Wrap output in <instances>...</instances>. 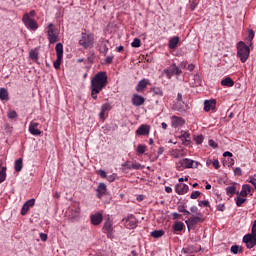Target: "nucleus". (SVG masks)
<instances>
[{"instance_id": "obj_51", "label": "nucleus", "mask_w": 256, "mask_h": 256, "mask_svg": "<svg viewBox=\"0 0 256 256\" xmlns=\"http://www.w3.org/2000/svg\"><path fill=\"white\" fill-rule=\"evenodd\" d=\"M234 174L238 177H241V175H243V171L239 167H237L234 169Z\"/></svg>"}, {"instance_id": "obj_47", "label": "nucleus", "mask_w": 256, "mask_h": 256, "mask_svg": "<svg viewBox=\"0 0 256 256\" xmlns=\"http://www.w3.org/2000/svg\"><path fill=\"white\" fill-rule=\"evenodd\" d=\"M254 37H255V31L250 30L248 32V41H250V42L253 41Z\"/></svg>"}, {"instance_id": "obj_31", "label": "nucleus", "mask_w": 256, "mask_h": 256, "mask_svg": "<svg viewBox=\"0 0 256 256\" xmlns=\"http://www.w3.org/2000/svg\"><path fill=\"white\" fill-rule=\"evenodd\" d=\"M55 49H56L57 57H63V44L61 43L56 44Z\"/></svg>"}, {"instance_id": "obj_13", "label": "nucleus", "mask_w": 256, "mask_h": 256, "mask_svg": "<svg viewBox=\"0 0 256 256\" xmlns=\"http://www.w3.org/2000/svg\"><path fill=\"white\" fill-rule=\"evenodd\" d=\"M39 123L32 121L29 125V132L31 135L39 137L41 135V130H39Z\"/></svg>"}, {"instance_id": "obj_20", "label": "nucleus", "mask_w": 256, "mask_h": 256, "mask_svg": "<svg viewBox=\"0 0 256 256\" xmlns=\"http://www.w3.org/2000/svg\"><path fill=\"white\" fill-rule=\"evenodd\" d=\"M90 219H91L92 225H101L103 221V214L98 212L94 215H91Z\"/></svg>"}, {"instance_id": "obj_55", "label": "nucleus", "mask_w": 256, "mask_h": 256, "mask_svg": "<svg viewBox=\"0 0 256 256\" xmlns=\"http://www.w3.org/2000/svg\"><path fill=\"white\" fill-rule=\"evenodd\" d=\"M195 141H196V143H197V145H201V143H203V136H197L196 138H195Z\"/></svg>"}, {"instance_id": "obj_19", "label": "nucleus", "mask_w": 256, "mask_h": 256, "mask_svg": "<svg viewBox=\"0 0 256 256\" xmlns=\"http://www.w3.org/2000/svg\"><path fill=\"white\" fill-rule=\"evenodd\" d=\"M172 127L177 129V127H183L185 125V120L182 117L172 116Z\"/></svg>"}, {"instance_id": "obj_27", "label": "nucleus", "mask_w": 256, "mask_h": 256, "mask_svg": "<svg viewBox=\"0 0 256 256\" xmlns=\"http://www.w3.org/2000/svg\"><path fill=\"white\" fill-rule=\"evenodd\" d=\"M14 169L15 171H17V173H19V171L23 169V158H19L18 160L15 161Z\"/></svg>"}, {"instance_id": "obj_24", "label": "nucleus", "mask_w": 256, "mask_h": 256, "mask_svg": "<svg viewBox=\"0 0 256 256\" xmlns=\"http://www.w3.org/2000/svg\"><path fill=\"white\" fill-rule=\"evenodd\" d=\"M221 85L223 87H233V85H235V81H233L231 77H226L221 81Z\"/></svg>"}, {"instance_id": "obj_48", "label": "nucleus", "mask_w": 256, "mask_h": 256, "mask_svg": "<svg viewBox=\"0 0 256 256\" xmlns=\"http://www.w3.org/2000/svg\"><path fill=\"white\" fill-rule=\"evenodd\" d=\"M104 63L106 65H111V63H113V56H107L104 60Z\"/></svg>"}, {"instance_id": "obj_64", "label": "nucleus", "mask_w": 256, "mask_h": 256, "mask_svg": "<svg viewBox=\"0 0 256 256\" xmlns=\"http://www.w3.org/2000/svg\"><path fill=\"white\" fill-rule=\"evenodd\" d=\"M109 183H113V181H115V176L114 175H110L107 177Z\"/></svg>"}, {"instance_id": "obj_57", "label": "nucleus", "mask_w": 256, "mask_h": 256, "mask_svg": "<svg viewBox=\"0 0 256 256\" xmlns=\"http://www.w3.org/2000/svg\"><path fill=\"white\" fill-rule=\"evenodd\" d=\"M209 145L210 147H213V149H217L218 147V145L213 140H209Z\"/></svg>"}, {"instance_id": "obj_17", "label": "nucleus", "mask_w": 256, "mask_h": 256, "mask_svg": "<svg viewBox=\"0 0 256 256\" xmlns=\"http://www.w3.org/2000/svg\"><path fill=\"white\" fill-rule=\"evenodd\" d=\"M175 191L178 195H185L189 191V186L184 183L176 184Z\"/></svg>"}, {"instance_id": "obj_33", "label": "nucleus", "mask_w": 256, "mask_h": 256, "mask_svg": "<svg viewBox=\"0 0 256 256\" xmlns=\"http://www.w3.org/2000/svg\"><path fill=\"white\" fill-rule=\"evenodd\" d=\"M236 191H237V188H235V186H228L226 188V193L229 197H233V195H235Z\"/></svg>"}, {"instance_id": "obj_50", "label": "nucleus", "mask_w": 256, "mask_h": 256, "mask_svg": "<svg viewBox=\"0 0 256 256\" xmlns=\"http://www.w3.org/2000/svg\"><path fill=\"white\" fill-rule=\"evenodd\" d=\"M198 5H199V2L197 0H193L191 3V10L195 11V9H197Z\"/></svg>"}, {"instance_id": "obj_42", "label": "nucleus", "mask_w": 256, "mask_h": 256, "mask_svg": "<svg viewBox=\"0 0 256 256\" xmlns=\"http://www.w3.org/2000/svg\"><path fill=\"white\" fill-rule=\"evenodd\" d=\"M191 137V134H189L188 132H184L183 134H181L179 136V139H181V141H186Z\"/></svg>"}, {"instance_id": "obj_54", "label": "nucleus", "mask_w": 256, "mask_h": 256, "mask_svg": "<svg viewBox=\"0 0 256 256\" xmlns=\"http://www.w3.org/2000/svg\"><path fill=\"white\" fill-rule=\"evenodd\" d=\"M249 183H251V185H253L254 189H256V178H253V176L249 177Z\"/></svg>"}, {"instance_id": "obj_22", "label": "nucleus", "mask_w": 256, "mask_h": 256, "mask_svg": "<svg viewBox=\"0 0 256 256\" xmlns=\"http://www.w3.org/2000/svg\"><path fill=\"white\" fill-rule=\"evenodd\" d=\"M249 193H251V186L249 184H244L240 193L237 192V195H240L241 197H247Z\"/></svg>"}, {"instance_id": "obj_41", "label": "nucleus", "mask_w": 256, "mask_h": 256, "mask_svg": "<svg viewBox=\"0 0 256 256\" xmlns=\"http://www.w3.org/2000/svg\"><path fill=\"white\" fill-rule=\"evenodd\" d=\"M247 201V199L245 198H241V197H237L236 198V205L237 207H241V205H243V203H245Z\"/></svg>"}, {"instance_id": "obj_16", "label": "nucleus", "mask_w": 256, "mask_h": 256, "mask_svg": "<svg viewBox=\"0 0 256 256\" xmlns=\"http://www.w3.org/2000/svg\"><path fill=\"white\" fill-rule=\"evenodd\" d=\"M145 103V98L139 94H134L132 96V105L135 107H141Z\"/></svg>"}, {"instance_id": "obj_10", "label": "nucleus", "mask_w": 256, "mask_h": 256, "mask_svg": "<svg viewBox=\"0 0 256 256\" xmlns=\"http://www.w3.org/2000/svg\"><path fill=\"white\" fill-rule=\"evenodd\" d=\"M103 231L106 233L108 239H113V221L108 219L103 226Z\"/></svg>"}, {"instance_id": "obj_46", "label": "nucleus", "mask_w": 256, "mask_h": 256, "mask_svg": "<svg viewBox=\"0 0 256 256\" xmlns=\"http://www.w3.org/2000/svg\"><path fill=\"white\" fill-rule=\"evenodd\" d=\"M30 208H28V206L26 204H24L22 206V209H21V215H27L28 211H29Z\"/></svg>"}, {"instance_id": "obj_32", "label": "nucleus", "mask_w": 256, "mask_h": 256, "mask_svg": "<svg viewBox=\"0 0 256 256\" xmlns=\"http://www.w3.org/2000/svg\"><path fill=\"white\" fill-rule=\"evenodd\" d=\"M151 91L156 95L157 97H163V89L160 87H153L151 88Z\"/></svg>"}, {"instance_id": "obj_18", "label": "nucleus", "mask_w": 256, "mask_h": 256, "mask_svg": "<svg viewBox=\"0 0 256 256\" xmlns=\"http://www.w3.org/2000/svg\"><path fill=\"white\" fill-rule=\"evenodd\" d=\"M215 105H217L216 100H205L204 101V111H215Z\"/></svg>"}, {"instance_id": "obj_4", "label": "nucleus", "mask_w": 256, "mask_h": 256, "mask_svg": "<svg viewBox=\"0 0 256 256\" xmlns=\"http://www.w3.org/2000/svg\"><path fill=\"white\" fill-rule=\"evenodd\" d=\"M95 43V37L93 34L82 32L81 38L79 40V45L83 47V49H91Z\"/></svg>"}, {"instance_id": "obj_34", "label": "nucleus", "mask_w": 256, "mask_h": 256, "mask_svg": "<svg viewBox=\"0 0 256 256\" xmlns=\"http://www.w3.org/2000/svg\"><path fill=\"white\" fill-rule=\"evenodd\" d=\"M29 57L32 59V61H37V59H39V52H37V50H31Z\"/></svg>"}, {"instance_id": "obj_61", "label": "nucleus", "mask_w": 256, "mask_h": 256, "mask_svg": "<svg viewBox=\"0 0 256 256\" xmlns=\"http://www.w3.org/2000/svg\"><path fill=\"white\" fill-rule=\"evenodd\" d=\"M179 217H181V214L177 213V212H174L172 213V219H179Z\"/></svg>"}, {"instance_id": "obj_3", "label": "nucleus", "mask_w": 256, "mask_h": 256, "mask_svg": "<svg viewBox=\"0 0 256 256\" xmlns=\"http://www.w3.org/2000/svg\"><path fill=\"white\" fill-rule=\"evenodd\" d=\"M197 167H199V162L189 158H184L176 163V169L178 171H183V169H197Z\"/></svg>"}, {"instance_id": "obj_44", "label": "nucleus", "mask_w": 256, "mask_h": 256, "mask_svg": "<svg viewBox=\"0 0 256 256\" xmlns=\"http://www.w3.org/2000/svg\"><path fill=\"white\" fill-rule=\"evenodd\" d=\"M8 118L9 119H17V112L15 110L8 112Z\"/></svg>"}, {"instance_id": "obj_11", "label": "nucleus", "mask_w": 256, "mask_h": 256, "mask_svg": "<svg viewBox=\"0 0 256 256\" xmlns=\"http://www.w3.org/2000/svg\"><path fill=\"white\" fill-rule=\"evenodd\" d=\"M243 242L246 243L247 249H253L256 245V237L253 234H247L243 237Z\"/></svg>"}, {"instance_id": "obj_7", "label": "nucleus", "mask_w": 256, "mask_h": 256, "mask_svg": "<svg viewBox=\"0 0 256 256\" xmlns=\"http://www.w3.org/2000/svg\"><path fill=\"white\" fill-rule=\"evenodd\" d=\"M22 21L26 28L30 31H37L39 29V24L35 21V19L31 18L28 13L23 15Z\"/></svg>"}, {"instance_id": "obj_60", "label": "nucleus", "mask_w": 256, "mask_h": 256, "mask_svg": "<svg viewBox=\"0 0 256 256\" xmlns=\"http://www.w3.org/2000/svg\"><path fill=\"white\" fill-rule=\"evenodd\" d=\"M40 239H41V241H47V234L40 233Z\"/></svg>"}, {"instance_id": "obj_62", "label": "nucleus", "mask_w": 256, "mask_h": 256, "mask_svg": "<svg viewBox=\"0 0 256 256\" xmlns=\"http://www.w3.org/2000/svg\"><path fill=\"white\" fill-rule=\"evenodd\" d=\"M182 145H185L186 147L191 145V140H182Z\"/></svg>"}, {"instance_id": "obj_21", "label": "nucleus", "mask_w": 256, "mask_h": 256, "mask_svg": "<svg viewBox=\"0 0 256 256\" xmlns=\"http://www.w3.org/2000/svg\"><path fill=\"white\" fill-rule=\"evenodd\" d=\"M96 191L98 199H101V197L107 193V185H105V183H100Z\"/></svg>"}, {"instance_id": "obj_9", "label": "nucleus", "mask_w": 256, "mask_h": 256, "mask_svg": "<svg viewBox=\"0 0 256 256\" xmlns=\"http://www.w3.org/2000/svg\"><path fill=\"white\" fill-rule=\"evenodd\" d=\"M164 75H166L167 79H171L172 75H181L182 71L177 67V64H172L169 68L163 71Z\"/></svg>"}, {"instance_id": "obj_37", "label": "nucleus", "mask_w": 256, "mask_h": 256, "mask_svg": "<svg viewBox=\"0 0 256 256\" xmlns=\"http://www.w3.org/2000/svg\"><path fill=\"white\" fill-rule=\"evenodd\" d=\"M145 151H147V146L140 144L137 147V153H139L140 155H143V153H145Z\"/></svg>"}, {"instance_id": "obj_49", "label": "nucleus", "mask_w": 256, "mask_h": 256, "mask_svg": "<svg viewBox=\"0 0 256 256\" xmlns=\"http://www.w3.org/2000/svg\"><path fill=\"white\" fill-rule=\"evenodd\" d=\"M200 195H201V192L194 191V192L191 193L190 198L197 199Z\"/></svg>"}, {"instance_id": "obj_36", "label": "nucleus", "mask_w": 256, "mask_h": 256, "mask_svg": "<svg viewBox=\"0 0 256 256\" xmlns=\"http://www.w3.org/2000/svg\"><path fill=\"white\" fill-rule=\"evenodd\" d=\"M231 251H232V253H234V255H237V253H239V252H243V248L242 247H239V246H237V245H233L232 247H231Z\"/></svg>"}, {"instance_id": "obj_52", "label": "nucleus", "mask_w": 256, "mask_h": 256, "mask_svg": "<svg viewBox=\"0 0 256 256\" xmlns=\"http://www.w3.org/2000/svg\"><path fill=\"white\" fill-rule=\"evenodd\" d=\"M199 207H209V201L207 200L200 201Z\"/></svg>"}, {"instance_id": "obj_1", "label": "nucleus", "mask_w": 256, "mask_h": 256, "mask_svg": "<svg viewBox=\"0 0 256 256\" xmlns=\"http://www.w3.org/2000/svg\"><path fill=\"white\" fill-rule=\"evenodd\" d=\"M107 87V72H98L91 80V89L103 91Z\"/></svg>"}, {"instance_id": "obj_25", "label": "nucleus", "mask_w": 256, "mask_h": 256, "mask_svg": "<svg viewBox=\"0 0 256 256\" xmlns=\"http://www.w3.org/2000/svg\"><path fill=\"white\" fill-rule=\"evenodd\" d=\"M183 253L189 256H193V253H197V247L190 245L186 248H183Z\"/></svg>"}, {"instance_id": "obj_63", "label": "nucleus", "mask_w": 256, "mask_h": 256, "mask_svg": "<svg viewBox=\"0 0 256 256\" xmlns=\"http://www.w3.org/2000/svg\"><path fill=\"white\" fill-rule=\"evenodd\" d=\"M223 157H233V153L226 151L223 153Z\"/></svg>"}, {"instance_id": "obj_39", "label": "nucleus", "mask_w": 256, "mask_h": 256, "mask_svg": "<svg viewBox=\"0 0 256 256\" xmlns=\"http://www.w3.org/2000/svg\"><path fill=\"white\" fill-rule=\"evenodd\" d=\"M101 93V90H97L96 88H91V97L92 99L97 100V95Z\"/></svg>"}, {"instance_id": "obj_26", "label": "nucleus", "mask_w": 256, "mask_h": 256, "mask_svg": "<svg viewBox=\"0 0 256 256\" xmlns=\"http://www.w3.org/2000/svg\"><path fill=\"white\" fill-rule=\"evenodd\" d=\"M1 101H9V92L5 88H0Z\"/></svg>"}, {"instance_id": "obj_38", "label": "nucleus", "mask_w": 256, "mask_h": 256, "mask_svg": "<svg viewBox=\"0 0 256 256\" xmlns=\"http://www.w3.org/2000/svg\"><path fill=\"white\" fill-rule=\"evenodd\" d=\"M61 61H63V57L57 56V59L54 62V68L61 69Z\"/></svg>"}, {"instance_id": "obj_12", "label": "nucleus", "mask_w": 256, "mask_h": 256, "mask_svg": "<svg viewBox=\"0 0 256 256\" xmlns=\"http://www.w3.org/2000/svg\"><path fill=\"white\" fill-rule=\"evenodd\" d=\"M147 85H151V82L149 81V79H142L138 82L137 86H136V91L138 93H143V91H145V89H147Z\"/></svg>"}, {"instance_id": "obj_2", "label": "nucleus", "mask_w": 256, "mask_h": 256, "mask_svg": "<svg viewBox=\"0 0 256 256\" xmlns=\"http://www.w3.org/2000/svg\"><path fill=\"white\" fill-rule=\"evenodd\" d=\"M251 53V50L249 49V46L245 44V42L240 41L237 44V57H239L241 63H246L249 59V54Z\"/></svg>"}, {"instance_id": "obj_29", "label": "nucleus", "mask_w": 256, "mask_h": 256, "mask_svg": "<svg viewBox=\"0 0 256 256\" xmlns=\"http://www.w3.org/2000/svg\"><path fill=\"white\" fill-rule=\"evenodd\" d=\"M185 227V224L181 221H176L173 225V230L174 231H183V228Z\"/></svg>"}, {"instance_id": "obj_28", "label": "nucleus", "mask_w": 256, "mask_h": 256, "mask_svg": "<svg viewBox=\"0 0 256 256\" xmlns=\"http://www.w3.org/2000/svg\"><path fill=\"white\" fill-rule=\"evenodd\" d=\"M151 237H154V239H159L160 237H163L165 235V231L163 230H154L151 232Z\"/></svg>"}, {"instance_id": "obj_23", "label": "nucleus", "mask_w": 256, "mask_h": 256, "mask_svg": "<svg viewBox=\"0 0 256 256\" xmlns=\"http://www.w3.org/2000/svg\"><path fill=\"white\" fill-rule=\"evenodd\" d=\"M177 45H179V37L174 36L168 42L169 49H177Z\"/></svg>"}, {"instance_id": "obj_59", "label": "nucleus", "mask_w": 256, "mask_h": 256, "mask_svg": "<svg viewBox=\"0 0 256 256\" xmlns=\"http://www.w3.org/2000/svg\"><path fill=\"white\" fill-rule=\"evenodd\" d=\"M254 237H256V220L254 222V225L252 226V234Z\"/></svg>"}, {"instance_id": "obj_58", "label": "nucleus", "mask_w": 256, "mask_h": 256, "mask_svg": "<svg viewBox=\"0 0 256 256\" xmlns=\"http://www.w3.org/2000/svg\"><path fill=\"white\" fill-rule=\"evenodd\" d=\"M190 211L192 212V213H196V215H197V213H199L198 211H199V208H197V206H192L191 208H190Z\"/></svg>"}, {"instance_id": "obj_30", "label": "nucleus", "mask_w": 256, "mask_h": 256, "mask_svg": "<svg viewBox=\"0 0 256 256\" xmlns=\"http://www.w3.org/2000/svg\"><path fill=\"white\" fill-rule=\"evenodd\" d=\"M7 179V167H2L0 171V183H3Z\"/></svg>"}, {"instance_id": "obj_40", "label": "nucleus", "mask_w": 256, "mask_h": 256, "mask_svg": "<svg viewBox=\"0 0 256 256\" xmlns=\"http://www.w3.org/2000/svg\"><path fill=\"white\" fill-rule=\"evenodd\" d=\"M131 47H141V39L139 38H134L133 42L131 43Z\"/></svg>"}, {"instance_id": "obj_53", "label": "nucleus", "mask_w": 256, "mask_h": 256, "mask_svg": "<svg viewBox=\"0 0 256 256\" xmlns=\"http://www.w3.org/2000/svg\"><path fill=\"white\" fill-rule=\"evenodd\" d=\"M98 175H100V177H102V179H106L107 172H105V170H98Z\"/></svg>"}, {"instance_id": "obj_45", "label": "nucleus", "mask_w": 256, "mask_h": 256, "mask_svg": "<svg viewBox=\"0 0 256 256\" xmlns=\"http://www.w3.org/2000/svg\"><path fill=\"white\" fill-rule=\"evenodd\" d=\"M24 205H27L28 208L33 207V205H35V199L32 198V199L26 201V202L24 203Z\"/></svg>"}, {"instance_id": "obj_5", "label": "nucleus", "mask_w": 256, "mask_h": 256, "mask_svg": "<svg viewBox=\"0 0 256 256\" xmlns=\"http://www.w3.org/2000/svg\"><path fill=\"white\" fill-rule=\"evenodd\" d=\"M121 171L122 173H129L132 169L135 171H138L140 169H145V166L141 165V163L137 161H126L123 164H121Z\"/></svg>"}, {"instance_id": "obj_35", "label": "nucleus", "mask_w": 256, "mask_h": 256, "mask_svg": "<svg viewBox=\"0 0 256 256\" xmlns=\"http://www.w3.org/2000/svg\"><path fill=\"white\" fill-rule=\"evenodd\" d=\"M179 213H183L184 215H191V212H189L187 209H185V205H179L177 207Z\"/></svg>"}, {"instance_id": "obj_43", "label": "nucleus", "mask_w": 256, "mask_h": 256, "mask_svg": "<svg viewBox=\"0 0 256 256\" xmlns=\"http://www.w3.org/2000/svg\"><path fill=\"white\" fill-rule=\"evenodd\" d=\"M101 111L105 113V111H111V104L105 103L101 106Z\"/></svg>"}, {"instance_id": "obj_56", "label": "nucleus", "mask_w": 256, "mask_h": 256, "mask_svg": "<svg viewBox=\"0 0 256 256\" xmlns=\"http://www.w3.org/2000/svg\"><path fill=\"white\" fill-rule=\"evenodd\" d=\"M212 165H213L214 168L219 169V167H220V165H219V160H214V161L212 162Z\"/></svg>"}, {"instance_id": "obj_15", "label": "nucleus", "mask_w": 256, "mask_h": 256, "mask_svg": "<svg viewBox=\"0 0 256 256\" xmlns=\"http://www.w3.org/2000/svg\"><path fill=\"white\" fill-rule=\"evenodd\" d=\"M138 223H139V221H137V218H135V216H133V215H130L125 220L126 227H128L129 229H135V227H137Z\"/></svg>"}, {"instance_id": "obj_6", "label": "nucleus", "mask_w": 256, "mask_h": 256, "mask_svg": "<svg viewBox=\"0 0 256 256\" xmlns=\"http://www.w3.org/2000/svg\"><path fill=\"white\" fill-rule=\"evenodd\" d=\"M54 25L53 23L48 24L47 27V37H48V41L51 45L57 43V41H59V31H57V29L53 28Z\"/></svg>"}, {"instance_id": "obj_14", "label": "nucleus", "mask_w": 256, "mask_h": 256, "mask_svg": "<svg viewBox=\"0 0 256 256\" xmlns=\"http://www.w3.org/2000/svg\"><path fill=\"white\" fill-rule=\"evenodd\" d=\"M150 131H151V126L147 124H142L136 130V134L146 136V135H149Z\"/></svg>"}, {"instance_id": "obj_8", "label": "nucleus", "mask_w": 256, "mask_h": 256, "mask_svg": "<svg viewBox=\"0 0 256 256\" xmlns=\"http://www.w3.org/2000/svg\"><path fill=\"white\" fill-rule=\"evenodd\" d=\"M205 221V216L203 213H197L196 216H192L188 220L185 221L188 227H193L197 225V223H203Z\"/></svg>"}]
</instances>
